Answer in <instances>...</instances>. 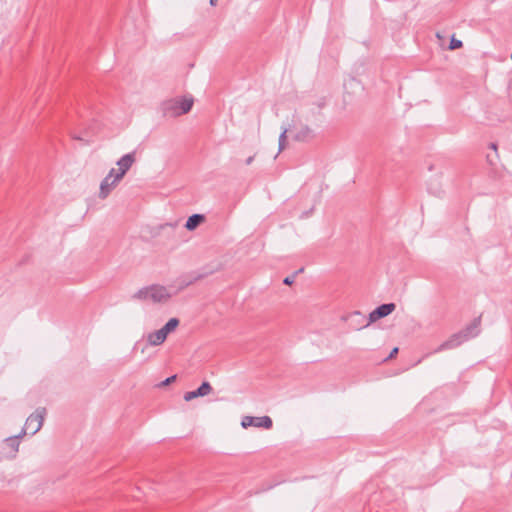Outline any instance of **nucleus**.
<instances>
[{
	"label": "nucleus",
	"mask_w": 512,
	"mask_h": 512,
	"mask_svg": "<svg viewBox=\"0 0 512 512\" xmlns=\"http://www.w3.org/2000/svg\"><path fill=\"white\" fill-rule=\"evenodd\" d=\"M171 297L172 293L167 287L153 284L140 288L131 296V299L154 304H164L167 303Z\"/></svg>",
	"instance_id": "f257e3e1"
},
{
	"label": "nucleus",
	"mask_w": 512,
	"mask_h": 512,
	"mask_svg": "<svg viewBox=\"0 0 512 512\" xmlns=\"http://www.w3.org/2000/svg\"><path fill=\"white\" fill-rule=\"evenodd\" d=\"M194 100L192 97H177L162 103L163 114L167 117H177L188 113Z\"/></svg>",
	"instance_id": "f03ea898"
},
{
	"label": "nucleus",
	"mask_w": 512,
	"mask_h": 512,
	"mask_svg": "<svg viewBox=\"0 0 512 512\" xmlns=\"http://www.w3.org/2000/svg\"><path fill=\"white\" fill-rule=\"evenodd\" d=\"M122 179H117L115 169L112 168L100 183L99 198L106 199Z\"/></svg>",
	"instance_id": "7ed1b4c3"
},
{
	"label": "nucleus",
	"mask_w": 512,
	"mask_h": 512,
	"mask_svg": "<svg viewBox=\"0 0 512 512\" xmlns=\"http://www.w3.org/2000/svg\"><path fill=\"white\" fill-rule=\"evenodd\" d=\"M46 413L45 408L39 407L26 419V429H29L31 435L36 434L42 428Z\"/></svg>",
	"instance_id": "20e7f679"
},
{
	"label": "nucleus",
	"mask_w": 512,
	"mask_h": 512,
	"mask_svg": "<svg viewBox=\"0 0 512 512\" xmlns=\"http://www.w3.org/2000/svg\"><path fill=\"white\" fill-rule=\"evenodd\" d=\"M395 309L396 305L394 303H385L378 306L376 309L369 313L368 322L361 325L360 327H357V329L368 327L371 323H374L379 319L390 315Z\"/></svg>",
	"instance_id": "39448f33"
},
{
	"label": "nucleus",
	"mask_w": 512,
	"mask_h": 512,
	"mask_svg": "<svg viewBox=\"0 0 512 512\" xmlns=\"http://www.w3.org/2000/svg\"><path fill=\"white\" fill-rule=\"evenodd\" d=\"M272 425H273V422L269 416H261V417L244 416L241 421V426L245 429L250 426H254L257 428L270 429V428H272Z\"/></svg>",
	"instance_id": "423d86ee"
},
{
	"label": "nucleus",
	"mask_w": 512,
	"mask_h": 512,
	"mask_svg": "<svg viewBox=\"0 0 512 512\" xmlns=\"http://www.w3.org/2000/svg\"><path fill=\"white\" fill-rule=\"evenodd\" d=\"M135 152L127 153L123 155L118 161L117 166L118 169H115V175L117 176V179H123L125 174L129 171V169L132 167V165L136 161Z\"/></svg>",
	"instance_id": "0eeeda50"
},
{
	"label": "nucleus",
	"mask_w": 512,
	"mask_h": 512,
	"mask_svg": "<svg viewBox=\"0 0 512 512\" xmlns=\"http://www.w3.org/2000/svg\"><path fill=\"white\" fill-rule=\"evenodd\" d=\"M19 436L7 437L0 444L1 453L7 458H14L19 449Z\"/></svg>",
	"instance_id": "6e6552de"
},
{
	"label": "nucleus",
	"mask_w": 512,
	"mask_h": 512,
	"mask_svg": "<svg viewBox=\"0 0 512 512\" xmlns=\"http://www.w3.org/2000/svg\"><path fill=\"white\" fill-rule=\"evenodd\" d=\"M465 341H467L466 334H461L460 332L455 333L448 340H446L439 347H437L434 352L439 353L444 350L454 349L460 346Z\"/></svg>",
	"instance_id": "1a4fd4ad"
},
{
	"label": "nucleus",
	"mask_w": 512,
	"mask_h": 512,
	"mask_svg": "<svg viewBox=\"0 0 512 512\" xmlns=\"http://www.w3.org/2000/svg\"><path fill=\"white\" fill-rule=\"evenodd\" d=\"M212 391V386L209 382L204 381L196 390L189 391L184 394L185 401H191L197 397H204L210 394Z\"/></svg>",
	"instance_id": "9d476101"
},
{
	"label": "nucleus",
	"mask_w": 512,
	"mask_h": 512,
	"mask_svg": "<svg viewBox=\"0 0 512 512\" xmlns=\"http://www.w3.org/2000/svg\"><path fill=\"white\" fill-rule=\"evenodd\" d=\"M294 130L293 137L296 141H307L314 136L313 130L305 124H300L299 126L295 124Z\"/></svg>",
	"instance_id": "9b49d317"
},
{
	"label": "nucleus",
	"mask_w": 512,
	"mask_h": 512,
	"mask_svg": "<svg viewBox=\"0 0 512 512\" xmlns=\"http://www.w3.org/2000/svg\"><path fill=\"white\" fill-rule=\"evenodd\" d=\"M204 221L205 216L203 214H193L187 219L185 228L189 231H193Z\"/></svg>",
	"instance_id": "f8f14e48"
},
{
	"label": "nucleus",
	"mask_w": 512,
	"mask_h": 512,
	"mask_svg": "<svg viewBox=\"0 0 512 512\" xmlns=\"http://www.w3.org/2000/svg\"><path fill=\"white\" fill-rule=\"evenodd\" d=\"M166 340L160 330L153 331L147 335V342L151 346H159Z\"/></svg>",
	"instance_id": "ddd939ff"
},
{
	"label": "nucleus",
	"mask_w": 512,
	"mask_h": 512,
	"mask_svg": "<svg viewBox=\"0 0 512 512\" xmlns=\"http://www.w3.org/2000/svg\"><path fill=\"white\" fill-rule=\"evenodd\" d=\"M480 318L474 319L464 330L460 331L461 334L467 335V340L473 338L479 333Z\"/></svg>",
	"instance_id": "4468645a"
},
{
	"label": "nucleus",
	"mask_w": 512,
	"mask_h": 512,
	"mask_svg": "<svg viewBox=\"0 0 512 512\" xmlns=\"http://www.w3.org/2000/svg\"><path fill=\"white\" fill-rule=\"evenodd\" d=\"M179 325V320L177 318H171L168 320V322L161 328L159 329L162 334L165 336V338H167V336L173 332Z\"/></svg>",
	"instance_id": "2eb2a0df"
},
{
	"label": "nucleus",
	"mask_w": 512,
	"mask_h": 512,
	"mask_svg": "<svg viewBox=\"0 0 512 512\" xmlns=\"http://www.w3.org/2000/svg\"><path fill=\"white\" fill-rule=\"evenodd\" d=\"M288 132L287 128H283L282 132L279 136V151H282L285 148L286 145V134Z\"/></svg>",
	"instance_id": "dca6fc26"
},
{
	"label": "nucleus",
	"mask_w": 512,
	"mask_h": 512,
	"mask_svg": "<svg viewBox=\"0 0 512 512\" xmlns=\"http://www.w3.org/2000/svg\"><path fill=\"white\" fill-rule=\"evenodd\" d=\"M462 46H463L462 41L458 40L454 36H452V38L450 40V44H449V49L450 50H455V49L461 48Z\"/></svg>",
	"instance_id": "f3484780"
},
{
	"label": "nucleus",
	"mask_w": 512,
	"mask_h": 512,
	"mask_svg": "<svg viewBox=\"0 0 512 512\" xmlns=\"http://www.w3.org/2000/svg\"><path fill=\"white\" fill-rule=\"evenodd\" d=\"M302 271H303V268L299 269V270H298L297 272H295L293 275L286 277V278L283 280L284 284H286V285H291V284L294 282L295 275H296L297 273H299V272H302Z\"/></svg>",
	"instance_id": "a211bd4d"
},
{
	"label": "nucleus",
	"mask_w": 512,
	"mask_h": 512,
	"mask_svg": "<svg viewBox=\"0 0 512 512\" xmlns=\"http://www.w3.org/2000/svg\"><path fill=\"white\" fill-rule=\"evenodd\" d=\"M175 379H176V375H172V376H170V377L166 378V379L161 383V385H162V386L169 385V384H171L173 381H175Z\"/></svg>",
	"instance_id": "6ab92c4d"
},
{
	"label": "nucleus",
	"mask_w": 512,
	"mask_h": 512,
	"mask_svg": "<svg viewBox=\"0 0 512 512\" xmlns=\"http://www.w3.org/2000/svg\"><path fill=\"white\" fill-rule=\"evenodd\" d=\"M350 318L351 319H354V318H359V319H364V315L359 312V311H354L353 313L350 314Z\"/></svg>",
	"instance_id": "aec40b11"
},
{
	"label": "nucleus",
	"mask_w": 512,
	"mask_h": 512,
	"mask_svg": "<svg viewBox=\"0 0 512 512\" xmlns=\"http://www.w3.org/2000/svg\"><path fill=\"white\" fill-rule=\"evenodd\" d=\"M73 139L75 140H78V141H83L85 144H89L90 142L88 140H84L81 136L79 135H73L72 136Z\"/></svg>",
	"instance_id": "412c9836"
},
{
	"label": "nucleus",
	"mask_w": 512,
	"mask_h": 512,
	"mask_svg": "<svg viewBox=\"0 0 512 512\" xmlns=\"http://www.w3.org/2000/svg\"><path fill=\"white\" fill-rule=\"evenodd\" d=\"M397 353H398V348H397V347H395V348L391 351V353H390V355L387 357V359H391V358H393Z\"/></svg>",
	"instance_id": "4be33fe9"
},
{
	"label": "nucleus",
	"mask_w": 512,
	"mask_h": 512,
	"mask_svg": "<svg viewBox=\"0 0 512 512\" xmlns=\"http://www.w3.org/2000/svg\"><path fill=\"white\" fill-rule=\"evenodd\" d=\"M489 147H490L492 150H494V151H495V153H496V157L498 158V153H497L498 147H497V144H496V143H491V144L489 145Z\"/></svg>",
	"instance_id": "5701e85b"
},
{
	"label": "nucleus",
	"mask_w": 512,
	"mask_h": 512,
	"mask_svg": "<svg viewBox=\"0 0 512 512\" xmlns=\"http://www.w3.org/2000/svg\"><path fill=\"white\" fill-rule=\"evenodd\" d=\"M29 431V429H26V425L24 426V428L22 429V431L17 435L19 436V439L24 436L27 432Z\"/></svg>",
	"instance_id": "b1692460"
},
{
	"label": "nucleus",
	"mask_w": 512,
	"mask_h": 512,
	"mask_svg": "<svg viewBox=\"0 0 512 512\" xmlns=\"http://www.w3.org/2000/svg\"><path fill=\"white\" fill-rule=\"evenodd\" d=\"M253 159H254V157H253V156L248 157V158L246 159V161H245L246 165H250V164L253 162Z\"/></svg>",
	"instance_id": "393cba45"
},
{
	"label": "nucleus",
	"mask_w": 512,
	"mask_h": 512,
	"mask_svg": "<svg viewBox=\"0 0 512 512\" xmlns=\"http://www.w3.org/2000/svg\"><path fill=\"white\" fill-rule=\"evenodd\" d=\"M217 1H218V0H210V1H209V4H210L211 6H216Z\"/></svg>",
	"instance_id": "a878e982"
},
{
	"label": "nucleus",
	"mask_w": 512,
	"mask_h": 512,
	"mask_svg": "<svg viewBox=\"0 0 512 512\" xmlns=\"http://www.w3.org/2000/svg\"><path fill=\"white\" fill-rule=\"evenodd\" d=\"M166 226H168V224H166ZM169 226L175 227V224H169Z\"/></svg>",
	"instance_id": "bb28decb"
},
{
	"label": "nucleus",
	"mask_w": 512,
	"mask_h": 512,
	"mask_svg": "<svg viewBox=\"0 0 512 512\" xmlns=\"http://www.w3.org/2000/svg\"><path fill=\"white\" fill-rule=\"evenodd\" d=\"M511 59H512V53H511Z\"/></svg>",
	"instance_id": "cd10ccee"
}]
</instances>
